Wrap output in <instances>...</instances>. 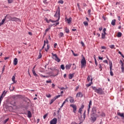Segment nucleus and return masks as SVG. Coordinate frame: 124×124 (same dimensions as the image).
Here are the masks:
<instances>
[{
    "mask_svg": "<svg viewBox=\"0 0 124 124\" xmlns=\"http://www.w3.org/2000/svg\"><path fill=\"white\" fill-rule=\"evenodd\" d=\"M101 49H106V47H105L104 46H101Z\"/></svg>",
    "mask_w": 124,
    "mask_h": 124,
    "instance_id": "64",
    "label": "nucleus"
},
{
    "mask_svg": "<svg viewBox=\"0 0 124 124\" xmlns=\"http://www.w3.org/2000/svg\"><path fill=\"white\" fill-rule=\"evenodd\" d=\"M49 49H50V46L47 44V48H45V51H46V52H47V51L49 50Z\"/></svg>",
    "mask_w": 124,
    "mask_h": 124,
    "instance_id": "32",
    "label": "nucleus"
},
{
    "mask_svg": "<svg viewBox=\"0 0 124 124\" xmlns=\"http://www.w3.org/2000/svg\"><path fill=\"white\" fill-rule=\"evenodd\" d=\"M113 66V63H112V62H109V68L110 69H112V67Z\"/></svg>",
    "mask_w": 124,
    "mask_h": 124,
    "instance_id": "29",
    "label": "nucleus"
},
{
    "mask_svg": "<svg viewBox=\"0 0 124 124\" xmlns=\"http://www.w3.org/2000/svg\"><path fill=\"white\" fill-rule=\"evenodd\" d=\"M70 107H72L74 113H76V111H77V107L76 106V105L71 104L70 105Z\"/></svg>",
    "mask_w": 124,
    "mask_h": 124,
    "instance_id": "9",
    "label": "nucleus"
},
{
    "mask_svg": "<svg viewBox=\"0 0 124 124\" xmlns=\"http://www.w3.org/2000/svg\"><path fill=\"white\" fill-rule=\"evenodd\" d=\"M51 55H52V56L53 57H52V59L55 60L56 62H61V59L58 57V55H57V54L52 53Z\"/></svg>",
    "mask_w": 124,
    "mask_h": 124,
    "instance_id": "4",
    "label": "nucleus"
},
{
    "mask_svg": "<svg viewBox=\"0 0 124 124\" xmlns=\"http://www.w3.org/2000/svg\"><path fill=\"white\" fill-rule=\"evenodd\" d=\"M94 60L96 66H97V62L96 61V58H95V56H94Z\"/></svg>",
    "mask_w": 124,
    "mask_h": 124,
    "instance_id": "35",
    "label": "nucleus"
},
{
    "mask_svg": "<svg viewBox=\"0 0 124 124\" xmlns=\"http://www.w3.org/2000/svg\"><path fill=\"white\" fill-rule=\"evenodd\" d=\"M109 48H110V49H116V48H115V45H111L109 46Z\"/></svg>",
    "mask_w": 124,
    "mask_h": 124,
    "instance_id": "27",
    "label": "nucleus"
},
{
    "mask_svg": "<svg viewBox=\"0 0 124 124\" xmlns=\"http://www.w3.org/2000/svg\"><path fill=\"white\" fill-rule=\"evenodd\" d=\"M32 72L34 75V76H35V77H37V76H38L36 73H35V70H32Z\"/></svg>",
    "mask_w": 124,
    "mask_h": 124,
    "instance_id": "26",
    "label": "nucleus"
},
{
    "mask_svg": "<svg viewBox=\"0 0 124 124\" xmlns=\"http://www.w3.org/2000/svg\"><path fill=\"white\" fill-rule=\"evenodd\" d=\"M49 43V42L48 41V40H46V41H44V46H45L46 44H48Z\"/></svg>",
    "mask_w": 124,
    "mask_h": 124,
    "instance_id": "41",
    "label": "nucleus"
},
{
    "mask_svg": "<svg viewBox=\"0 0 124 124\" xmlns=\"http://www.w3.org/2000/svg\"><path fill=\"white\" fill-rule=\"evenodd\" d=\"M59 97H61V95H58L57 96H55L53 99H51L50 102H49V104H52L53 103V102H54V101H55V100H56V99H57V98H59Z\"/></svg>",
    "mask_w": 124,
    "mask_h": 124,
    "instance_id": "7",
    "label": "nucleus"
},
{
    "mask_svg": "<svg viewBox=\"0 0 124 124\" xmlns=\"http://www.w3.org/2000/svg\"><path fill=\"white\" fill-rule=\"evenodd\" d=\"M83 118L84 119L86 118V111H85L84 113H83Z\"/></svg>",
    "mask_w": 124,
    "mask_h": 124,
    "instance_id": "58",
    "label": "nucleus"
},
{
    "mask_svg": "<svg viewBox=\"0 0 124 124\" xmlns=\"http://www.w3.org/2000/svg\"><path fill=\"white\" fill-rule=\"evenodd\" d=\"M65 20H67L68 24H71V21H72V18L69 17V18H65Z\"/></svg>",
    "mask_w": 124,
    "mask_h": 124,
    "instance_id": "14",
    "label": "nucleus"
},
{
    "mask_svg": "<svg viewBox=\"0 0 124 124\" xmlns=\"http://www.w3.org/2000/svg\"><path fill=\"white\" fill-rule=\"evenodd\" d=\"M80 43H81V45H82V46L83 47H84V46H85V44H84V42H83V41H81V42H80Z\"/></svg>",
    "mask_w": 124,
    "mask_h": 124,
    "instance_id": "55",
    "label": "nucleus"
},
{
    "mask_svg": "<svg viewBox=\"0 0 124 124\" xmlns=\"http://www.w3.org/2000/svg\"><path fill=\"white\" fill-rule=\"evenodd\" d=\"M46 83H52V80H46Z\"/></svg>",
    "mask_w": 124,
    "mask_h": 124,
    "instance_id": "52",
    "label": "nucleus"
},
{
    "mask_svg": "<svg viewBox=\"0 0 124 124\" xmlns=\"http://www.w3.org/2000/svg\"><path fill=\"white\" fill-rule=\"evenodd\" d=\"M98 59H99V60H101V61H102V60H103V57L99 56Z\"/></svg>",
    "mask_w": 124,
    "mask_h": 124,
    "instance_id": "62",
    "label": "nucleus"
},
{
    "mask_svg": "<svg viewBox=\"0 0 124 124\" xmlns=\"http://www.w3.org/2000/svg\"><path fill=\"white\" fill-rule=\"evenodd\" d=\"M17 63H18V59L17 58H15L14 60V65H17Z\"/></svg>",
    "mask_w": 124,
    "mask_h": 124,
    "instance_id": "15",
    "label": "nucleus"
},
{
    "mask_svg": "<svg viewBox=\"0 0 124 124\" xmlns=\"http://www.w3.org/2000/svg\"><path fill=\"white\" fill-rule=\"evenodd\" d=\"M91 118H92V121H93V122H95V121H96V117H95V116H94V115H92Z\"/></svg>",
    "mask_w": 124,
    "mask_h": 124,
    "instance_id": "20",
    "label": "nucleus"
},
{
    "mask_svg": "<svg viewBox=\"0 0 124 124\" xmlns=\"http://www.w3.org/2000/svg\"><path fill=\"white\" fill-rule=\"evenodd\" d=\"M83 24L86 27H88V26H89V23L87 21L83 22Z\"/></svg>",
    "mask_w": 124,
    "mask_h": 124,
    "instance_id": "30",
    "label": "nucleus"
},
{
    "mask_svg": "<svg viewBox=\"0 0 124 124\" xmlns=\"http://www.w3.org/2000/svg\"><path fill=\"white\" fill-rule=\"evenodd\" d=\"M92 89L94 91L95 93H98L99 94H103L104 93V92L102 90V88H99L98 89H97L96 87L93 86Z\"/></svg>",
    "mask_w": 124,
    "mask_h": 124,
    "instance_id": "2",
    "label": "nucleus"
},
{
    "mask_svg": "<svg viewBox=\"0 0 124 124\" xmlns=\"http://www.w3.org/2000/svg\"><path fill=\"white\" fill-rule=\"evenodd\" d=\"M92 84H93V78L91 79V82L86 84V86H87V87H90V86H92Z\"/></svg>",
    "mask_w": 124,
    "mask_h": 124,
    "instance_id": "18",
    "label": "nucleus"
},
{
    "mask_svg": "<svg viewBox=\"0 0 124 124\" xmlns=\"http://www.w3.org/2000/svg\"><path fill=\"white\" fill-rule=\"evenodd\" d=\"M77 97H83V93H82L81 92H78L77 93L76 95Z\"/></svg>",
    "mask_w": 124,
    "mask_h": 124,
    "instance_id": "13",
    "label": "nucleus"
},
{
    "mask_svg": "<svg viewBox=\"0 0 124 124\" xmlns=\"http://www.w3.org/2000/svg\"><path fill=\"white\" fill-rule=\"evenodd\" d=\"M46 97H48V98H50V97H51V96H52L51 95V94H46Z\"/></svg>",
    "mask_w": 124,
    "mask_h": 124,
    "instance_id": "51",
    "label": "nucleus"
},
{
    "mask_svg": "<svg viewBox=\"0 0 124 124\" xmlns=\"http://www.w3.org/2000/svg\"><path fill=\"white\" fill-rule=\"evenodd\" d=\"M54 16V17L58 18V19L57 20L49 19V22H51V23H56V22H59V21H60V18H61V11H60V9H57L56 13Z\"/></svg>",
    "mask_w": 124,
    "mask_h": 124,
    "instance_id": "1",
    "label": "nucleus"
},
{
    "mask_svg": "<svg viewBox=\"0 0 124 124\" xmlns=\"http://www.w3.org/2000/svg\"><path fill=\"white\" fill-rule=\"evenodd\" d=\"M6 92H5V91H3L2 93H1L0 96V101H2V99H3V97L5 96L6 95Z\"/></svg>",
    "mask_w": 124,
    "mask_h": 124,
    "instance_id": "8",
    "label": "nucleus"
},
{
    "mask_svg": "<svg viewBox=\"0 0 124 124\" xmlns=\"http://www.w3.org/2000/svg\"><path fill=\"white\" fill-rule=\"evenodd\" d=\"M103 32L102 33L101 36H102V39H105V36H106V28H104L103 30Z\"/></svg>",
    "mask_w": 124,
    "mask_h": 124,
    "instance_id": "5",
    "label": "nucleus"
},
{
    "mask_svg": "<svg viewBox=\"0 0 124 124\" xmlns=\"http://www.w3.org/2000/svg\"><path fill=\"white\" fill-rule=\"evenodd\" d=\"M69 99H70L69 101H70V103H74L75 101H74V98H73V97L69 96Z\"/></svg>",
    "mask_w": 124,
    "mask_h": 124,
    "instance_id": "12",
    "label": "nucleus"
},
{
    "mask_svg": "<svg viewBox=\"0 0 124 124\" xmlns=\"http://www.w3.org/2000/svg\"><path fill=\"white\" fill-rule=\"evenodd\" d=\"M28 117L31 118V112L30 110L28 111Z\"/></svg>",
    "mask_w": 124,
    "mask_h": 124,
    "instance_id": "23",
    "label": "nucleus"
},
{
    "mask_svg": "<svg viewBox=\"0 0 124 124\" xmlns=\"http://www.w3.org/2000/svg\"><path fill=\"white\" fill-rule=\"evenodd\" d=\"M47 116H48V114H46L44 115L43 118L45 120V119H46V117H47Z\"/></svg>",
    "mask_w": 124,
    "mask_h": 124,
    "instance_id": "53",
    "label": "nucleus"
},
{
    "mask_svg": "<svg viewBox=\"0 0 124 124\" xmlns=\"http://www.w3.org/2000/svg\"><path fill=\"white\" fill-rule=\"evenodd\" d=\"M101 117H105V113L104 112H102L101 114Z\"/></svg>",
    "mask_w": 124,
    "mask_h": 124,
    "instance_id": "50",
    "label": "nucleus"
},
{
    "mask_svg": "<svg viewBox=\"0 0 124 124\" xmlns=\"http://www.w3.org/2000/svg\"><path fill=\"white\" fill-rule=\"evenodd\" d=\"M61 69H62V70H64V69H65L64 65L62 64V65H61Z\"/></svg>",
    "mask_w": 124,
    "mask_h": 124,
    "instance_id": "36",
    "label": "nucleus"
},
{
    "mask_svg": "<svg viewBox=\"0 0 124 124\" xmlns=\"http://www.w3.org/2000/svg\"><path fill=\"white\" fill-rule=\"evenodd\" d=\"M41 51V50H40V52H39V56L38 57V59H41V58H42V55L41 54V52H40Z\"/></svg>",
    "mask_w": 124,
    "mask_h": 124,
    "instance_id": "28",
    "label": "nucleus"
},
{
    "mask_svg": "<svg viewBox=\"0 0 124 124\" xmlns=\"http://www.w3.org/2000/svg\"><path fill=\"white\" fill-rule=\"evenodd\" d=\"M8 3H12L13 2V0H8Z\"/></svg>",
    "mask_w": 124,
    "mask_h": 124,
    "instance_id": "48",
    "label": "nucleus"
},
{
    "mask_svg": "<svg viewBox=\"0 0 124 124\" xmlns=\"http://www.w3.org/2000/svg\"><path fill=\"white\" fill-rule=\"evenodd\" d=\"M59 37L61 38V37H62V36H63V33L62 32H60L59 34Z\"/></svg>",
    "mask_w": 124,
    "mask_h": 124,
    "instance_id": "37",
    "label": "nucleus"
},
{
    "mask_svg": "<svg viewBox=\"0 0 124 124\" xmlns=\"http://www.w3.org/2000/svg\"><path fill=\"white\" fill-rule=\"evenodd\" d=\"M9 120V118H8V119L5 120L3 121V124H6V123H7V122H8Z\"/></svg>",
    "mask_w": 124,
    "mask_h": 124,
    "instance_id": "39",
    "label": "nucleus"
},
{
    "mask_svg": "<svg viewBox=\"0 0 124 124\" xmlns=\"http://www.w3.org/2000/svg\"><path fill=\"white\" fill-rule=\"evenodd\" d=\"M91 78H92V76H88L87 78V81H88V82H90V80H91Z\"/></svg>",
    "mask_w": 124,
    "mask_h": 124,
    "instance_id": "31",
    "label": "nucleus"
},
{
    "mask_svg": "<svg viewBox=\"0 0 124 124\" xmlns=\"http://www.w3.org/2000/svg\"><path fill=\"white\" fill-rule=\"evenodd\" d=\"M90 110H91V107L88 106V114H89V113H90Z\"/></svg>",
    "mask_w": 124,
    "mask_h": 124,
    "instance_id": "59",
    "label": "nucleus"
},
{
    "mask_svg": "<svg viewBox=\"0 0 124 124\" xmlns=\"http://www.w3.org/2000/svg\"><path fill=\"white\" fill-rule=\"evenodd\" d=\"M68 99H69V97H68L65 100V101L66 102H68Z\"/></svg>",
    "mask_w": 124,
    "mask_h": 124,
    "instance_id": "61",
    "label": "nucleus"
},
{
    "mask_svg": "<svg viewBox=\"0 0 124 124\" xmlns=\"http://www.w3.org/2000/svg\"><path fill=\"white\" fill-rule=\"evenodd\" d=\"M58 3H61V4H62L63 3V0H60L58 1Z\"/></svg>",
    "mask_w": 124,
    "mask_h": 124,
    "instance_id": "46",
    "label": "nucleus"
},
{
    "mask_svg": "<svg viewBox=\"0 0 124 124\" xmlns=\"http://www.w3.org/2000/svg\"><path fill=\"white\" fill-rule=\"evenodd\" d=\"M111 24L112 26H115V25H116V19H113L111 21Z\"/></svg>",
    "mask_w": 124,
    "mask_h": 124,
    "instance_id": "24",
    "label": "nucleus"
},
{
    "mask_svg": "<svg viewBox=\"0 0 124 124\" xmlns=\"http://www.w3.org/2000/svg\"><path fill=\"white\" fill-rule=\"evenodd\" d=\"M50 29H51V27H48V28H47L45 30V32H47V31H49V30H50Z\"/></svg>",
    "mask_w": 124,
    "mask_h": 124,
    "instance_id": "44",
    "label": "nucleus"
},
{
    "mask_svg": "<svg viewBox=\"0 0 124 124\" xmlns=\"http://www.w3.org/2000/svg\"><path fill=\"white\" fill-rule=\"evenodd\" d=\"M45 20L46 21V22L48 23V24H49V23H50V19L48 20L47 18H45Z\"/></svg>",
    "mask_w": 124,
    "mask_h": 124,
    "instance_id": "54",
    "label": "nucleus"
},
{
    "mask_svg": "<svg viewBox=\"0 0 124 124\" xmlns=\"http://www.w3.org/2000/svg\"><path fill=\"white\" fill-rule=\"evenodd\" d=\"M72 52L73 54L74 55V56L75 57H77L78 56V54L75 53L74 52L73 50H72Z\"/></svg>",
    "mask_w": 124,
    "mask_h": 124,
    "instance_id": "45",
    "label": "nucleus"
},
{
    "mask_svg": "<svg viewBox=\"0 0 124 124\" xmlns=\"http://www.w3.org/2000/svg\"><path fill=\"white\" fill-rule=\"evenodd\" d=\"M92 112H93V114H95V113H96V107H93L92 108Z\"/></svg>",
    "mask_w": 124,
    "mask_h": 124,
    "instance_id": "21",
    "label": "nucleus"
},
{
    "mask_svg": "<svg viewBox=\"0 0 124 124\" xmlns=\"http://www.w3.org/2000/svg\"><path fill=\"white\" fill-rule=\"evenodd\" d=\"M92 106V100H90L89 102V104L88 105V107H91Z\"/></svg>",
    "mask_w": 124,
    "mask_h": 124,
    "instance_id": "49",
    "label": "nucleus"
},
{
    "mask_svg": "<svg viewBox=\"0 0 124 124\" xmlns=\"http://www.w3.org/2000/svg\"><path fill=\"white\" fill-rule=\"evenodd\" d=\"M10 21H13V22H20L21 19L16 17H11Z\"/></svg>",
    "mask_w": 124,
    "mask_h": 124,
    "instance_id": "6",
    "label": "nucleus"
},
{
    "mask_svg": "<svg viewBox=\"0 0 124 124\" xmlns=\"http://www.w3.org/2000/svg\"><path fill=\"white\" fill-rule=\"evenodd\" d=\"M51 1V0H43V2L45 4H49V3Z\"/></svg>",
    "mask_w": 124,
    "mask_h": 124,
    "instance_id": "16",
    "label": "nucleus"
},
{
    "mask_svg": "<svg viewBox=\"0 0 124 124\" xmlns=\"http://www.w3.org/2000/svg\"><path fill=\"white\" fill-rule=\"evenodd\" d=\"M110 74L111 76H114V74H113V71H112V69H110Z\"/></svg>",
    "mask_w": 124,
    "mask_h": 124,
    "instance_id": "42",
    "label": "nucleus"
},
{
    "mask_svg": "<svg viewBox=\"0 0 124 124\" xmlns=\"http://www.w3.org/2000/svg\"><path fill=\"white\" fill-rule=\"evenodd\" d=\"M83 8H85V7H86V6H87V4L86 3H83Z\"/></svg>",
    "mask_w": 124,
    "mask_h": 124,
    "instance_id": "63",
    "label": "nucleus"
},
{
    "mask_svg": "<svg viewBox=\"0 0 124 124\" xmlns=\"http://www.w3.org/2000/svg\"><path fill=\"white\" fill-rule=\"evenodd\" d=\"M103 29V28L102 27V26H101V27H100V28H99V31H102Z\"/></svg>",
    "mask_w": 124,
    "mask_h": 124,
    "instance_id": "57",
    "label": "nucleus"
},
{
    "mask_svg": "<svg viewBox=\"0 0 124 124\" xmlns=\"http://www.w3.org/2000/svg\"><path fill=\"white\" fill-rule=\"evenodd\" d=\"M81 64V68H85L86 67V65H87V62H86V59L84 57H83L82 60L80 61Z\"/></svg>",
    "mask_w": 124,
    "mask_h": 124,
    "instance_id": "3",
    "label": "nucleus"
},
{
    "mask_svg": "<svg viewBox=\"0 0 124 124\" xmlns=\"http://www.w3.org/2000/svg\"><path fill=\"white\" fill-rule=\"evenodd\" d=\"M82 111H83V109L79 108L78 112L80 113V115H82Z\"/></svg>",
    "mask_w": 124,
    "mask_h": 124,
    "instance_id": "47",
    "label": "nucleus"
},
{
    "mask_svg": "<svg viewBox=\"0 0 124 124\" xmlns=\"http://www.w3.org/2000/svg\"><path fill=\"white\" fill-rule=\"evenodd\" d=\"M40 77H43L44 78H48V77L46 76H44L42 74H40Z\"/></svg>",
    "mask_w": 124,
    "mask_h": 124,
    "instance_id": "43",
    "label": "nucleus"
},
{
    "mask_svg": "<svg viewBox=\"0 0 124 124\" xmlns=\"http://www.w3.org/2000/svg\"><path fill=\"white\" fill-rule=\"evenodd\" d=\"M99 68H100V71L102 70V66H101V64H99Z\"/></svg>",
    "mask_w": 124,
    "mask_h": 124,
    "instance_id": "40",
    "label": "nucleus"
},
{
    "mask_svg": "<svg viewBox=\"0 0 124 124\" xmlns=\"http://www.w3.org/2000/svg\"><path fill=\"white\" fill-rule=\"evenodd\" d=\"M70 67H71V64H67L65 66V69L67 70H68L70 69Z\"/></svg>",
    "mask_w": 124,
    "mask_h": 124,
    "instance_id": "17",
    "label": "nucleus"
},
{
    "mask_svg": "<svg viewBox=\"0 0 124 124\" xmlns=\"http://www.w3.org/2000/svg\"><path fill=\"white\" fill-rule=\"evenodd\" d=\"M12 80L13 82V83H15V76H13L12 78Z\"/></svg>",
    "mask_w": 124,
    "mask_h": 124,
    "instance_id": "38",
    "label": "nucleus"
},
{
    "mask_svg": "<svg viewBox=\"0 0 124 124\" xmlns=\"http://www.w3.org/2000/svg\"><path fill=\"white\" fill-rule=\"evenodd\" d=\"M69 79H71L73 77H74V74H70L68 76Z\"/></svg>",
    "mask_w": 124,
    "mask_h": 124,
    "instance_id": "19",
    "label": "nucleus"
},
{
    "mask_svg": "<svg viewBox=\"0 0 124 124\" xmlns=\"http://www.w3.org/2000/svg\"><path fill=\"white\" fill-rule=\"evenodd\" d=\"M122 36V32H119L117 33V37H121Z\"/></svg>",
    "mask_w": 124,
    "mask_h": 124,
    "instance_id": "34",
    "label": "nucleus"
},
{
    "mask_svg": "<svg viewBox=\"0 0 124 124\" xmlns=\"http://www.w3.org/2000/svg\"><path fill=\"white\" fill-rule=\"evenodd\" d=\"M4 22H5V18L3 19L1 21V22L0 23V27L4 24Z\"/></svg>",
    "mask_w": 124,
    "mask_h": 124,
    "instance_id": "25",
    "label": "nucleus"
},
{
    "mask_svg": "<svg viewBox=\"0 0 124 124\" xmlns=\"http://www.w3.org/2000/svg\"><path fill=\"white\" fill-rule=\"evenodd\" d=\"M103 62H104L105 63H107V64H108V61H107V60H104V61H103Z\"/></svg>",
    "mask_w": 124,
    "mask_h": 124,
    "instance_id": "56",
    "label": "nucleus"
},
{
    "mask_svg": "<svg viewBox=\"0 0 124 124\" xmlns=\"http://www.w3.org/2000/svg\"><path fill=\"white\" fill-rule=\"evenodd\" d=\"M119 63L121 65L122 72L124 73V62H123V61L120 60Z\"/></svg>",
    "mask_w": 124,
    "mask_h": 124,
    "instance_id": "11",
    "label": "nucleus"
},
{
    "mask_svg": "<svg viewBox=\"0 0 124 124\" xmlns=\"http://www.w3.org/2000/svg\"><path fill=\"white\" fill-rule=\"evenodd\" d=\"M117 115H118V116H120V117H121L122 118H123L124 119V114L123 113H121V112H118V113H117Z\"/></svg>",
    "mask_w": 124,
    "mask_h": 124,
    "instance_id": "22",
    "label": "nucleus"
},
{
    "mask_svg": "<svg viewBox=\"0 0 124 124\" xmlns=\"http://www.w3.org/2000/svg\"><path fill=\"white\" fill-rule=\"evenodd\" d=\"M57 123L58 119H57L56 118H53L50 121V124H57Z\"/></svg>",
    "mask_w": 124,
    "mask_h": 124,
    "instance_id": "10",
    "label": "nucleus"
},
{
    "mask_svg": "<svg viewBox=\"0 0 124 124\" xmlns=\"http://www.w3.org/2000/svg\"><path fill=\"white\" fill-rule=\"evenodd\" d=\"M84 105H82L81 106V107L79 108V109H81L83 110V109H84Z\"/></svg>",
    "mask_w": 124,
    "mask_h": 124,
    "instance_id": "60",
    "label": "nucleus"
},
{
    "mask_svg": "<svg viewBox=\"0 0 124 124\" xmlns=\"http://www.w3.org/2000/svg\"><path fill=\"white\" fill-rule=\"evenodd\" d=\"M65 32H66L67 33H68V32H69V29H68L67 28V27H65Z\"/></svg>",
    "mask_w": 124,
    "mask_h": 124,
    "instance_id": "33",
    "label": "nucleus"
}]
</instances>
